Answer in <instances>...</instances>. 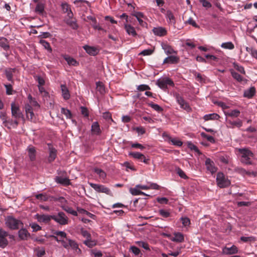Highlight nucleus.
<instances>
[{"label": "nucleus", "instance_id": "28", "mask_svg": "<svg viewBox=\"0 0 257 257\" xmlns=\"http://www.w3.org/2000/svg\"><path fill=\"white\" fill-rule=\"evenodd\" d=\"M174 235V236L171 239L173 241L177 242H182L184 241V237L182 233L180 232H175Z\"/></svg>", "mask_w": 257, "mask_h": 257}, {"label": "nucleus", "instance_id": "57", "mask_svg": "<svg viewBox=\"0 0 257 257\" xmlns=\"http://www.w3.org/2000/svg\"><path fill=\"white\" fill-rule=\"evenodd\" d=\"M201 135L202 137L206 139L208 141L210 142V143H214L215 142V140L213 137H212L211 136H209L204 133H202Z\"/></svg>", "mask_w": 257, "mask_h": 257}, {"label": "nucleus", "instance_id": "40", "mask_svg": "<svg viewBox=\"0 0 257 257\" xmlns=\"http://www.w3.org/2000/svg\"><path fill=\"white\" fill-rule=\"evenodd\" d=\"M91 131L94 134L97 135L99 134L100 130L97 122H94L92 123L91 126Z\"/></svg>", "mask_w": 257, "mask_h": 257}, {"label": "nucleus", "instance_id": "33", "mask_svg": "<svg viewBox=\"0 0 257 257\" xmlns=\"http://www.w3.org/2000/svg\"><path fill=\"white\" fill-rule=\"evenodd\" d=\"M163 49L165 51L166 53L168 55L172 54H176V52L172 48L171 46L167 44H163L162 45Z\"/></svg>", "mask_w": 257, "mask_h": 257}, {"label": "nucleus", "instance_id": "10", "mask_svg": "<svg viewBox=\"0 0 257 257\" xmlns=\"http://www.w3.org/2000/svg\"><path fill=\"white\" fill-rule=\"evenodd\" d=\"M11 112L12 116L15 119H19L23 118V114L21 111L18 105H16L15 102L11 103Z\"/></svg>", "mask_w": 257, "mask_h": 257}, {"label": "nucleus", "instance_id": "50", "mask_svg": "<svg viewBox=\"0 0 257 257\" xmlns=\"http://www.w3.org/2000/svg\"><path fill=\"white\" fill-rule=\"evenodd\" d=\"M149 105L158 112H162L163 110V109L157 104L151 103L149 104Z\"/></svg>", "mask_w": 257, "mask_h": 257}, {"label": "nucleus", "instance_id": "51", "mask_svg": "<svg viewBox=\"0 0 257 257\" xmlns=\"http://www.w3.org/2000/svg\"><path fill=\"white\" fill-rule=\"evenodd\" d=\"M240 172L242 174H245L248 176H252L254 177L257 176V172L254 171H247L244 169H241Z\"/></svg>", "mask_w": 257, "mask_h": 257}, {"label": "nucleus", "instance_id": "64", "mask_svg": "<svg viewBox=\"0 0 257 257\" xmlns=\"http://www.w3.org/2000/svg\"><path fill=\"white\" fill-rule=\"evenodd\" d=\"M5 86L6 88V93L8 95L12 94L13 87L11 84H5Z\"/></svg>", "mask_w": 257, "mask_h": 257}, {"label": "nucleus", "instance_id": "63", "mask_svg": "<svg viewBox=\"0 0 257 257\" xmlns=\"http://www.w3.org/2000/svg\"><path fill=\"white\" fill-rule=\"evenodd\" d=\"M199 2L202 4L204 7L207 8H210L212 6L211 3L207 0H199Z\"/></svg>", "mask_w": 257, "mask_h": 257}, {"label": "nucleus", "instance_id": "13", "mask_svg": "<svg viewBox=\"0 0 257 257\" xmlns=\"http://www.w3.org/2000/svg\"><path fill=\"white\" fill-rule=\"evenodd\" d=\"M226 126L229 128H234V127H240L242 125V121L240 119H237L236 121H232L231 120H226Z\"/></svg>", "mask_w": 257, "mask_h": 257}, {"label": "nucleus", "instance_id": "59", "mask_svg": "<svg viewBox=\"0 0 257 257\" xmlns=\"http://www.w3.org/2000/svg\"><path fill=\"white\" fill-rule=\"evenodd\" d=\"M64 209L67 212L74 216H77V212L76 211L74 210L71 207H66L65 208H64Z\"/></svg>", "mask_w": 257, "mask_h": 257}, {"label": "nucleus", "instance_id": "58", "mask_svg": "<svg viewBox=\"0 0 257 257\" xmlns=\"http://www.w3.org/2000/svg\"><path fill=\"white\" fill-rule=\"evenodd\" d=\"M35 79L38 81L39 85L38 86H43L45 83V81L43 78L40 76H36L35 77Z\"/></svg>", "mask_w": 257, "mask_h": 257}, {"label": "nucleus", "instance_id": "45", "mask_svg": "<svg viewBox=\"0 0 257 257\" xmlns=\"http://www.w3.org/2000/svg\"><path fill=\"white\" fill-rule=\"evenodd\" d=\"M44 5L42 3H38L35 8V12L39 14H43L44 11Z\"/></svg>", "mask_w": 257, "mask_h": 257}, {"label": "nucleus", "instance_id": "7", "mask_svg": "<svg viewBox=\"0 0 257 257\" xmlns=\"http://www.w3.org/2000/svg\"><path fill=\"white\" fill-rule=\"evenodd\" d=\"M89 184L92 188H93L96 192L98 193H104L107 195L110 196L113 195L110 189L105 187L104 185L92 183H89Z\"/></svg>", "mask_w": 257, "mask_h": 257}, {"label": "nucleus", "instance_id": "32", "mask_svg": "<svg viewBox=\"0 0 257 257\" xmlns=\"http://www.w3.org/2000/svg\"><path fill=\"white\" fill-rule=\"evenodd\" d=\"M132 131L138 134V136H142L146 133V129L143 126H133Z\"/></svg>", "mask_w": 257, "mask_h": 257}, {"label": "nucleus", "instance_id": "31", "mask_svg": "<svg viewBox=\"0 0 257 257\" xmlns=\"http://www.w3.org/2000/svg\"><path fill=\"white\" fill-rule=\"evenodd\" d=\"M255 93V88L254 87H250L244 92V96L248 98H251Z\"/></svg>", "mask_w": 257, "mask_h": 257}, {"label": "nucleus", "instance_id": "42", "mask_svg": "<svg viewBox=\"0 0 257 257\" xmlns=\"http://www.w3.org/2000/svg\"><path fill=\"white\" fill-rule=\"evenodd\" d=\"M83 243L89 247H92L96 244V241L95 240H92L91 238L86 239L84 241Z\"/></svg>", "mask_w": 257, "mask_h": 257}, {"label": "nucleus", "instance_id": "23", "mask_svg": "<svg viewBox=\"0 0 257 257\" xmlns=\"http://www.w3.org/2000/svg\"><path fill=\"white\" fill-rule=\"evenodd\" d=\"M55 181L59 184L67 186L70 184V180L67 178H63L60 176H57L55 178Z\"/></svg>", "mask_w": 257, "mask_h": 257}, {"label": "nucleus", "instance_id": "56", "mask_svg": "<svg viewBox=\"0 0 257 257\" xmlns=\"http://www.w3.org/2000/svg\"><path fill=\"white\" fill-rule=\"evenodd\" d=\"M130 191L131 193L134 195H137L140 194H143L144 195L146 196L147 195L146 194L138 190L137 188L131 189Z\"/></svg>", "mask_w": 257, "mask_h": 257}, {"label": "nucleus", "instance_id": "34", "mask_svg": "<svg viewBox=\"0 0 257 257\" xmlns=\"http://www.w3.org/2000/svg\"><path fill=\"white\" fill-rule=\"evenodd\" d=\"M168 141L169 143H171L172 145L181 147L183 145V143L177 138H173L170 136H168Z\"/></svg>", "mask_w": 257, "mask_h": 257}, {"label": "nucleus", "instance_id": "35", "mask_svg": "<svg viewBox=\"0 0 257 257\" xmlns=\"http://www.w3.org/2000/svg\"><path fill=\"white\" fill-rule=\"evenodd\" d=\"M166 16L168 19V22L170 24L174 25L176 23V20L172 12L170 11H167Z\"/></svg>", "mask_w": 257, "mask_h": 257}, {"label": "nucleus", "instance_id": "9", "mask_svg": "<svg viewBox=\"0 0 257 257\" xmlns=\"http://www.w3.org/2000/svg\"><path fill=\"white\" fill-rule=\"evenodd\" d=\"M53 219L61 225H66L68 223V218L63 212H59L57 215H53Z\"/></svg>", "mask_w": 257, "mask_h": 257}, {"label": "nucleus", "instance_id": "5", "mask_svg": "<svg viewBox=\"0 0 257 257\" xmlns=\"http://www.w3.org/2000/svg\"><path fill=\"white\" fill-rule=\"evenodd\" d=\"M176 100L180 105L181 108L185 110L187 112L191 111V108L184 99L179 93H176L175 94Z\"/></svg>", "mask_w": 257, "mask_h": 257}, {"label": "nucleus", "instance_id": "27", "mask_svg": "<svg viewBox=\"0 0 257 257\" xmlns=\"http://www.w3.org/2000/svg\"><path fill=\"white\" fill-rule=\"evenodd\" d=\"M120 21L119 22L121 23L125 27L126 32L128 34V27L127 25L128 16L125 13H123L119 16Z\"/></svg>", "mask_w": 257, "mask_h": 257}, {"label": "nucleus", "instance_id": "49", "mask_svg": "<svg viewBox=\"0 0 257 257\" xmlns=\"http://www.w3.org/2000/svg\"><path fill=\"white\" fill-rule=\"evenodd\" d=\"M255 237L253 236L245 237L241 236L240 240L244 242H252L255 241Z\"/></svg>", "mask_w": 257, "mask_h": 257}, {"label": "nucleus", "instance_id": "15", "mask_svg": "<svg viewBox=\"0 0 257 257\" xmlns=\"http://www.w3.org/2000/svg\"><path fill=\"white\" fill-rule=\"evenodd\" d=\"M36 219L39 222L48 223L51 219H53V215H49L46 214L39 215L38 214L36 215Z\"/></svg>", "mask_w": 257, "mask_h": 257}, {"label": "nucleus", "instance_id": "30", "mask_svg": "<svg viewBox=\"0 0 257 257\" xmlns=\"http://www.w3.org/2000/svg\"><path fill=\"white\" fill-rule=\"evenodd\" d=\"M66 22L67 24L74 30H76L78 27V26L76 23V20L75 18H73V17L72 18H68L66 20Z\"/></svg>", "mask_w": 257, "mask_h": 257}, {"label": "nucleus", "instance_id": "52", "mask_svg": "<svg viewBox=\"0 0 257 257\" xmlns=\"http://www.w3.org/2000/svg\"><path fill=\"white\" fill-rule=\"evenodd\" d=\"M232 76L238 82H241L243 80L242 77L236 72H231Z\"/></svg>", "mask_w": 257, "mask_h": 257}, {"label": "nucleus", "instance_id": "25", "mask_svg": "<svg viewBox=\"0 0 257 257\" xmlns=\"http://www.w3.org/2000/svg\"><path fill=\"white\" fill-rule=\"evenodd\" d=\"M61 90L62 91V95L63 98L65 100H68L70 98V95L68 88L66 85H61Z\"/></svg>", "mask_w": 257, "mask_h": 257}, {"label": "nucleus", "instance_id": "1", "mask_svg": "<svg viewBox=\"0 0 257 257\" xmlns=\"http://www.w3.org/2000/svg\"><path fill=\"white\" fill-rule=\"evenodd\" d=\"M135 6V4H133L130 3V14L131 15L130 16V19L131 18V16L134 17L137 19L139 24L141 26L143 27H147L148 25L147 23L143 21V19H146L145 16L143 13L138 11V8H137V9L136 10ZM130 22L131 20H130Z\"/></svg>", "mask_w": 257, "mask_h": 257}, {"label": "nucleus", "instance_id": "6", "mask_svg": "<svg viewBox=\"0 0 257 257\" xmlns=\"http://www.w3.org/2000/svg\"><path fill=\"white\" fill-rule=\"evenodd\" d=\"M158 86L162 89H166L168 88V86H174V82L169 78H163L159 79L157 81Z\"/></svg>", "mask_w": 257, "mask_h": 257}, {"label": "nucleus", "instance_id": "48", "mask_svg": "<svg viewBox=\"0 0 257 257\" xmlns=\"http://www.w3.org/2000/svg\"><path fill=\"white\" fill-rule=\"evenodd\" d=\"M177 174L182 178L186 179L188 178L185 172L180 168H177L176 170Z\"/></svg>", "mask_w": 257, "mask_h": 257}, {"label": "nucleus", "instance_id": "53", "mask_svg": "<svg viewBox=\"0 0 257 257\" xmlns=\"http://www.w3.org/2000/svg\"><path fill=\"white\" fill-rule=\"evenodd\" d=\"M61 112L64 114L67 118H70L72 116L71 112L69 109L62 107L61 108Z\"/></svg>", "mask_w": 257, "mask_h": 257}, {"label": "nucleus", "instance_id": "2", "mask_svg": "<svg viewBox=\"0 0 257 257\" xmlns=\"http://www.w3.org/2000/svg\"><path fill=\"white\" fill-rule=\"evenodd\" d=\"M5 224L7 227L12 230H17L24 226L23 223L12 216H7L5 218Z\"/></svg>", "mask_w": 257, "mask_h": 257}, {"label": "nucleus", "instance_id": "22", "mask_svg": "<svg viewBox=\"0 0 257 257\" xmlns=\"http://www.w3.org/2000/svg\"><path fill=\"white\" fill-rule=\"evenodd\" d=\"M179 61V58L175 56H170L166 58L163 61V64H177Z\"/></svg>", "mask_w": 257, "mask_h": 257}, {"label": "nucleus", "instance_id": "36", "mask_svg": "<svg viewBox=\"0 0 257 257\" xmlns=\"http://www.w3.org/2000/svg\"><path fill=\"white\" fill-rule=\"evenodd\" d=\"M220 118V116L217 113H210L206 114L203 116V119L206 120H217Z\"/></svg>", "mask_w": 257, "mask_h": 257}, {"label": "nucleus", "instance_id": "21", "mask_svg": "<svg viewBox=\"0 0 257 257\" xmlns=\"http://www.w3.org/2000/svg\"><path fill=\"white\" fill-rule=\"evenodd\" d=\"M61 8L63 13L67 14L68 18H72L73 14L71 10L70 6L67 3H62L61 4Z\"/></svg>", "mask_w": 257, "mask_h": 257}, {"label": "nucleus", "instance_id": "54", "mask_svg": "<svg viewBox=\"0 0 257 257\" xmlns=\"http://www.w3.org/2000/svg\"><path fill=\"white\" fill-rule=\"evenodd\" d=\"M35 197L37 199H39L44 201H46L49 200V197L46 194H37L35 196Z\"/></svg>", "mask_w": 257, "mask_h": 257}, {"label": "nucleus", "instance_id": "3", "mask_svg": "<svg viewBox=\"0 0 257 257\" xmlns=\"http://www.w3.org/2000/svg\"><path fill=\"white\" fill-rule=\"evenodd\" d=\"M238 152L241 155V162L246 165H252L251 158L254 157L253 153L248 149L241 148L238 149Z\"/></svg>", "mask_w": 257, "mask_h": 257}, {"label": "nucleus", "instance_id": "62", "mask_svg": "<svg viewBox=\"0 0 257 257\" xmlns=\"http://www.w3.org/2000/svg\"><path fill=\"white\" fill-rule=\"evenodd\" d=\"M157 201L162 204H167L168 203V199L166 197H158L157 198Z\"/></svg>", "mask_w": 257, "mask_h": 257}, {"label": "nucleus", "instance_id": "46", "mask_svg": "<svg viewBox=\"0 0 257 257\" xmlns=\"http://www.w3.org/2000/svg\"><path fill=\"white\" fill-rule=\"evenodd\" d=\"M40 43L42 44L45 49L48 50L50 52L52 51V49L50 47V44L48 42H46L44 40H41L40 41Z\"/></svg>", "mask_w": 257, "mask_h": 257}, {"label": "nucleus", "instance_id": "39", "mask_svg": "<svg viewBox=\"0 0 257 257\" xmlns=\"http://www.w3.org/2000/svg\"><path fill=\"white\" fill-rule=\"evenodd\" d=\"M28 154L31 161H34L36 158V150L34 147H30L28 149Z\"/></svg>", "mask_w": 257, "mask_h": 257}, {"label": "nucleus", "instance_id": "16", "mask_svg": "<svg viewBox=\"0 0 257 257\" xmlns=\"http://www.w3.org/2000/svg\"><path fill=\"white\" fill-rule=\"evenodd\" d=\"M49 150V155L48 157V162H53L56 158L57 156V151L56 150L53 148L51 144H48Z\"/></svg>", "mask_w": 257, "mask_h": 257}, {"label": "nucleus", "instance_id": "17", "mask_svg": "<svg viewBox=\"0 0 257 257\" xmlns=\"http://www.w3.org/2000/svg\"><path fill=\"white\" fill-rule=\"evenodd\" d=\"M238 250L237 247L234 245H233L230 247H225L223 249V253L226 255L234 254L237 253L238 252Z\"/></svg>", "mask_w": 257, "mask_h": 257}, {"label": "nucleus", "instance_id": "11", "mask_svg": "<svg viewBox=\"0 0 257 257\" xmlns=\"http://www.w3.org/2000/svg\"><path fill=\"white\" fill-rule=\"evenodd\" d=\"M65 238V239L61 240V243L64 248L68 249L70 247L72 249H74L77 247V243L74 240L67 237Z\"/></svg>", "mask_w": 257, "mask_h": 257}, {"label": "nucleus", "instance_id": "55", "mask_svg": "<svg viewBox=\"0 0 257 257\" xmlns=\"http://www.w3.org/2000/svg\"><path fill=\"white\" fill-rule=\"evenodd\" d=\"M185 24H189L195 28H199V26L192 18H190L187 21H185Z\"/></svg>", "mask_w": 257, "mask_h": 257}, {"label": "nucleus", "instance_id": "8", "mask_svg": "<svg viewBox=\"0 0 257 257\" xmlns=\"http://www.w3.org/2000/svg\"><path fill=\"white\" fill-rule=\"evenodd\" d=\"M9 235V232L4 229L0 228V247L5 248L9 244V241L7 237Z\"/></svg>", "mask_w": 257, "mask_h": 257}, {"label": "nucleus", "instance_id": "37", "mask_svg": "<svg viewBox=\"0 0 257 257\" xmlns=\"http://www.w3.org/2000/svg\"><path fill=\"white\" fill-rule=\"evenodd\" d=\"M240 113V111L237 109H234L228 112H224V114L226 116L234 117H238Z\"/></svg>", "mask_w": 257, "mask_h": 257}, {"label": "nucleus", "instance_id": "43", "mask_svg": "<svg viewBox=\"0 0 257 257\" xmlns=\"http://www.w3.org/2000/svg\"><path fill=\"white\" fill-rule=\"evenodd\" d=\"M221 47L224 49L232 50L234 48V44L231 42L223 43Z\"/></svg>", "mask_w": 257, "mask_h": 257}, {"label": "nucleus", "instance_id": "20", "mask_svg": "<svg viewBox=\"0 0 257 257\" xmlns=\"http://www.w3.org/2000/svg\"><path fill=\"white\" fill-rule=\"evenodd\" d=\"M205 165L206 166L207 169L211 173L215 172L217 170L216 168L214 167V162L209 158L206 159Z\"/></svg>", "mask_w": 257, "mask_h": 257}, {"label": "nucleus", "instance_id": "14", "mask_svg": "<svg viewBox=\"0 0 257 257\" xmlns=\"http://www.w3.org/2000/svg\"><path fill=\"white\" fill-rule=\"evenodd\" d=\"M18 236L21 240H25L30 236V234L26 229L22 227L18 231Z\"/></svg>", "mask_w": 257, "mask_h": 257}, {"label": "nucleus", "instance_id": "44", "mask_svg": "<svg viewBox=\"0 0 257 257\" xmlns=\"http://www.w3.org/2000/svg\"><path fill=\"white\" fill-rule=\"evenodd\" d=\"M159 215L164 217L168 218L170 216L171 213L169 210L165 209H160L158 212Z\"/></svg>", "mask_w": 257, "mask_h": 257}, {"label": "nucleus", "instance_id": "12", "mask_svg": "<svg viewBox=\"0 0 257 257\" xmlns=\"http://www.w3.org/2000/svg\"><path fill=\"white\" fill-rule=\"evenodd\" d=\"M130 156H131L134 159L138 160L141 162H143L146 164L149 163L150 160L146 158V157L142 153L139 152H130Z\"/></svg>", "mask_w": 257, "mask_h": 257}, {"label": "nucleus", "instance_id": "24", "mask_svg": "<svg viewBox=\"0 0 257 257\" xmlns=\"http://www.w3.org/2000/svg\"><path fill=\"white\" fill-rule=\"evenodd\" d=\"M25 109L27 118L29 119L32 120L34 116V114L31 105L29 104H26L25 106Z\"/></svg>", "mask_w": 257, "mask_h": 257}, {"label": "nucleus", "instance_id": "38", "mask_svg": "<svg viewBox=\"0 0 257 257\" xmlns=\"http://www.w3.org/2000/svg\"><path fill=\"white\" fill-rule=\"evenodd\" d=\"M96 85L97 91L101 94H103L105 93V87L102 82H96Z\"/></svg>", "mask_w": 257, "mask_h": 257}, {"label": "nucleus", "instance_id": "41", "mask_svg": "<svg viewBox=\"0 0 257 257\" xmlns=\"http://www.w3.org/2000/svg\"><path fill=\"white\" fill-rule=\"evenodd\" d=\"M64 59L69 65L76 66L78 64L75 59L70 56H65Z\"/></svg>", "mask_w": 257, "mask_h": 257}, {"label": "nucleus", "instance_id": "29", "mask_svg": "<svg viewBox=\"0 0 257 257\" xmlns=\"http://www.w3.org/2000/svg\"><path fill=\"white\" fill-rule=\"evenodd\" d=\"M0 47L5 51H8L10 49V46L8 40L4 37H0Z\"/></svg>", "mask_w": 257, "mask_h": 257}, {"label": "nucleus", "instance_id": "19", "mask_svg": "<svg viewBox=\"0 0 257 257\" xmlns=\"http://www.w3.org/2000/svg\"><path fill=\"white\" fill-rule=\"evenodd\" d=\"M154 34L158 36L163 37L167 35V30L163 27L154 28L153 29Z\"/></svg>", "mask_w": 257, "mask_h": 257}, {"label": "nucleus", "instance_id": "4", "mask_svg": "<svg viewBox=\"0 0 257 257\" xmlns=\"http://www.w3.org/2000/svg\"><path fill=\"white\" fill-rule=\"evenodd\" d=\"M216 182L218 186L221 188H226L231 184L230 181L222 172L217 174Z\"/></svg>", "mask_w": 257, "mask_h": 257}, {"label": "nucleus", "instance_id": "47", "mask_svg": "<svg viewBox=\"0 0 257 257\" xmlns=\"http://www.w3.org/2000/svg\"><path fill=\"white\" fill-rule=\"evenodd\" d=\"M94 172L98 174L101 178L104 179L106 177L105 173L100 169L95 168Z\"/></svg>", "mask_w": 257, "mask_h": 257}, {"label": "nucleus", "instance_id": "60", "mask_svg": "<svg viewBox=\"0 0 257 257\" xmlns=\"http://www.w3.org/2000/svg\"><path fill=\"white\" fill-rule=\"evenodd\" d=\"M80 231L82 235L84 237L86 238V239H88L91 238V234L87 230L81 229Z\"/></svg>", "mask_w": 257, "mask_h": 257}, {"label": "nucleus", "instance_id": "18", "mask_svg": "<svg viewBox=\"0 0 257 257\" xmlns=\"http://www.w3.org/2000/svg\"><path fill=\"white\" fill-rule=\"evenodd\" d=\"M83 48L90 55L95 56L99 52V50L94 47L85 45L83 47Z\"/></svg>", "mask_w": 257, "mask_h": 257}, {"label": "nucleus", "instance_id": "61", "mask_svg": "<svg viewBox=\"0 0 257 257\" xmlns=\"http://www.w3.org/2000/svg\"><path fill=\"white\" fill-rule=\"evenodd\" d=\"M182 223L184 226H188L190 224V220L188 217H182L181 218Z\"/></svg>", "mask_w": 257, "mask_h": 257}, {"label": "nucleus", "instance_id": "26", "mask_svg": "<svg viewBox=\"0 0 257 257\" xmlns=\"http://www.w3.org/2000/svg\"><path fill=\"white\" fill-rule=\"evenodd\" d=\"M18 124L19 121H18V119H16L15 120L9 119L7 120L5 124V126L7 127L9 129H10L12 127L16 128L18 126Z\"/></svg>", "mask_w": 257, "mask_h": 257}]
</instances>
